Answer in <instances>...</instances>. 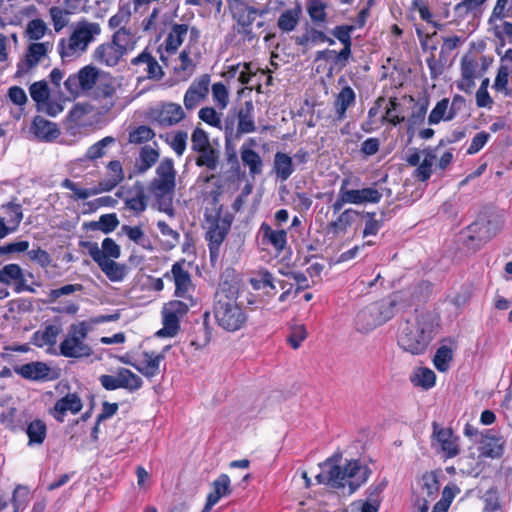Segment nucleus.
I'll use <instances>...</instances> for the list:
<instances>
[{
    "mask_svg": "<svg viewBox=\"0 0 512 512\" xmlns=\"http://www.w3.org/2000/svg\"><path fill=\"white\" fill-rule=\"evenodd\" d=\"M449 108V99L443 98L438 101L435 107L432 109L428 116V123L430 125H436L443 121H450L456 116L455 111H450Z\"/></svg>",
    "mask_w": 512,
    "mask_h": 512,
    "instance_id": "nucleus-43",
    "label": "nucleus"
},
{
    "mask_svg": "<svg viewBox=\"0 0 512 512\" xmlns=\"http://www.w3.org/2000/svg\"><path fill=\"white\" fill-rule=\"evenodd\" d=\"M105 168V178L100 180L98 182V185L93 189L80 188L75 182H73L69 178L64 179L61 183V186L63 188L73 191L75 197L81 200H85L92 195L112 191L124 180V170L119 160L109 161Z\"/></svg>",
    "mask_w": 512,
    "mask_h": 512,
    "instance_id": "nucleus-8",
    "label": "nucleus"
},
{
    "mask_svg": "<svg viewBox=\"0 0 512 512\" xmlns=\"http://www.w3.org/2000/svg\"><path fill=\"white\" fill-rule=\"evenodd\" d=\"M159 158L160 152L157 148H153L150 145L142 146L134 165L136 173H146L158 162Z\"/></svg>",
    "mask_w": 512,
    "mask_h": 512,
    "instance_id": "nucleus-31",
    "label": "nucleus"
},
{
    "mask_svg": "<svg viewBox=\"0 0 512 512\" xmlns=\"http://www.w3.org/2000/svg\"><path fill=\"white\" fill-rule=\"evenodd\" d=\"M273 170L278 179L286 181L294 172L292 157L283 152H277L274 155Z\"/></svg>",
    "mask_w": 512,
    "mask_h": 512,
    "instance_id": "nucleus-40",
    "label": "nucleus"
},
{
    "mask_svg": "<svg viewBox=\"0 0 512 512\" xmlns=\"http://www.w3.org/2000/svg\"><path fill=\"white\" fill-rule=\"evenodd\" d=\"M189 265L185 259H180L172 265L170 271L164 274V278L174 283V296L180 299H190V296H193L196 290Z\"/></svg>",
    "mask_w": 512,
    "mask_h": 512,
    "instance_id": "nucleus-11",
    "label": "nucleus"
},
{
    "mask_svg": "<svg viewBox=\"0 0 512 512\" xmlns=\"http://www.w3.org/2000/svg\"><path fill=\"white\" fill-rule=\"evenodd\" d=\"M122 232L134 243L143 248H151L150 240L145 235L141 226L123 225Z\"/></svg>",
    "mask_w": 512,
    "mask_h": 512,
    "instance_id": "nucleus-60",
    "label": "nucleus"
},
{
    "mask_svg": "<svg viewBox=\"0 0 512 512\" xmlns=\"http://www.w3.org/2000/svg\"><path fill=\"white\" fill-rule=\"evenodd\" d=\"M48 49V42H37L30 44L25 55V62L27 67L29 69L35 67L39 63L40 59L47 54Z\"/></svg>",
    "mask_w": 512,
    "mask_h": 512,
    "instance_id": "nucleus-50",
    "label": "nucleus"
},
{
    "mask_svg": "<svg viewBox=\"0 0 512 512\" xmlns=\"http://www.w3.org/2000/svg\"><path fill=\"white\" fill-rule=\"evenodd\" d=\"M213 492L209 493L215 500L219 501L221 497L230 495L232 490L230 487V478L227 474H221L213 483Z\"/></svg>",
    "mask_w": 512,
    "mask_h": 512,
    "instance_id": "nucleus-62",
    "label": "nucleus"
},
{
    "mask_svg": "<svg viewBox=\"0 0 512 512\" xmlns=\"http://www.w3.org/2000/svg\"><path fill=\"white\" fill-rule=\"evenodd\" d=\"M196 305L194 296L190 299H175L164 304L162 308L163 320H180L185 317L190 309Z\"/></svg>",
    "mask_w": 512,
    "mask_h": 512,
    "instance_id": "nucleus-28",
    "label": "nucleus"
},
{
    "mask_svg": "<svg viewBox=\"0 0 512 512\" xmlns=\"http://www.w3.org/2000/svg\"><path fill=\"white\" fill-rule=\"evenodd\" d=\"M210 84L211 76L207 73L196 77L191 82L183 97L184 107L188 111L195 109L200 103L207 99L210 91Z\"/></svg>",
    "mask_w": 512,
    "mask_h": 512,
    "instance_id": "nucleus-14",
    "label": "nucleus"
},
{
    "mask_svg": "<svg viewBox=\"0 0 512 512\" xmlns=\"http://www.w3.org/2000/svg\"><path fill=\"white\" fill-rule=\"evenodd\" d=\"M349 195L354 205L364 203H379L382 199V193L375 187H366L362 189H348Z\"/></svg>",
    "mask_w": 512,
    "mask_h": 512,
    "instance_id": "nucleus-38",
    "label": "nucleus"
},
{
    "mask_svg": "<svg viewBox=\"0 0 512 512\" xmlns=\"http://www.w3.org/2000/svg\"><path fill=\"white\" fill-rule=\"evenodd\" d=\"M234 216L223 210V205L218 203L214 198V208L206 209L204 212L205 234L204 238L207 242L210 260L216 261L220 256V250L223 242L226 240Z\"/></svg>",
    "mask_w": 512,
    "mask_h": 512,
    "instance_id": "nucleus-3",
    "label": "nucleus"
},
{
    "mask_svg": "<svg viewBox=\"0 0 512 512\" xmlns=\"http://www.w3.org/2000/svg\"><path fill=\"white\" fill-rule=\"evenodd\" d=\"M101 33L100 25L86 20L79 21L68 38H61L57 45L58 53L63 61L81 56Z\"/></svg>",
    "mask_w": 512,
    "mask_h": 512,
    "instance_id": "nucleus-6",
    "label": "nucleus"
},
{
    "mask_svg": "<svg viewBox=\"0 0 512 512\" xmlns=\"http://www.w3.org/2000/svg\"><path fill=\"white\" fill-rule=\"evenodd\" d=\"M29 92L32 100L36 103L39 110L42 104L47 102L48 98L50 97V89L47 82L44 80L31 84L29 87Z\"/></svg>",
    "mask_w": 512,
    "mask_h": 512,
    "instance_id": "nucleus-55",
    "label": "nucleus"
},
{
    "mask_svg": "<svg viewBox=\"0 0 512 512\" xmlns=\"http://www.w3.org/2000/svg\"><path fill=\"white\" fill-rule=\"evenodd\" d=\"M7 309L9 314H5L6 320L9 318H12L13 320H16L17 318L21 317L26 312H30L33 309L32 302L28 299L24 298H17L10 300L7 303Z\"/></svg>",
    "mask_w": 512,
    "mask_h": 512,
    "instance_id": "nucleus-51",
    "label": "nucleus"
},
{
    "mask_svg": "<svg viewBox=\"0 0 512 512\" xmlns=\"http://www.w3.org/2000/svg\"><path fill=\"white\" fill-rule=\"evenodd\" d=\"M145 360L141 363L133 364V367L147 378H152L159 374L160 363L164 360L163 354L155 355L153 352H143Z\"/></svg>",
    "mask_w": 512,
    "mask_h": 512,
    "instance_id": "nucleus-35",
    "label": "nucleus"
},
{
    "mask_svg": "<svg viewBox=\"0 0 512 512\" xmlns=\"http://www.w3.org/2000/svg\"><path fill=\"white\" fill-rule=\"evenodd\" d=\"M212 101L219 111L225 110L230 102L228 87L221 81L210 84Z\"/></svg>",
    "mask_w": 512,
    "mask_h": 512,
    "instance_id": "nucleus-46",
    "label": "nucleus"
},
{
    "mask_svg": "<svg viewBox=\"0 0 512 512\" xmlns=\"http://www.w3.org/2000/svg\"><path fill=\"white\" fill-rule=\"evenodd\" d=\"M188 30L189 27L187 24H174L164 42L158 47L160 60L165 66H169V58L176 55L178 48L181 46L188 33Z\"/></svg>",
    "mask_w": 512,
    "mask_h": 512,
    "instance_id": "nucleus-15",
    "label": "nucleus"
},
{
    "mask_svg": "<svg viewBox=\"0 0 512 512\" xmlns=\"http://www.w3.org/2000/svg\"><path fill=\"white\" fill-rule=\"evenodd\" d=\"M254 104L252 100H247L235 108L237 117V128L235 138H240L243 134L254 133L257 130L254 119Z\"/></svg>",
    "mask_w": 512,
    "mask_h": 512,
    "instance_id": "nucleus-18",
    "label": "nucleus"
},
{
    "mask_svg": "<svg viewBox=\"0 0 512 512\" xmlns=\"http://www.w3.org/2000/svg\"><path fill=\"white\" fill-rule=\"evenodd\" d=\"M299 22V11L296 9H287L281 13L278 18L277 26L283 32H291Z\"/></svg>",
    "mask_w": 512,
    "mask_h": 512,
    "instance_id": "nucleus-56",
    "label": "nucleus"
},
{
    "mask_svg": "<svg viewBox=\"0 0 512 512\" xmlns=\"http://www.w3.org/2000/svg\"><path fill=\"white\" fill-rule=\"evenodd\" d=\"M236 305L237 308L239 307V311L232 313L233 315L227 317L226 320H247L252 312L262 308V302L252 293H248L244 299L239 296L236 299Z\"/></svg>",
    "mask_w": 512,
    "mask_h": 512,
    "instance_id": "nucleus-30",
    "label": "nucleus"
},
{
    "mask_svg": "<svg viewBox=\"0 0 512 512\" xmlns=\"http://www.w3.org/2000/svg\"><path fill=\"white\" fill-rule=\"evenodd\" d=\"M60 331L61 328L58 325H48L44 331H36L33 334L31 343L37 347L53 346Z\"/></svg>",
    "mask_w": 512,
    "mask_h": 512,
    "instance_id": "nucleus-45",
    "label": "nucleus"
},
{
    "mask_svg": "<svg viewBox=\"0 0 512 512\" xmlns=\"http://www.w3.org/2000/svg\"><path fill=\"white\" fill-rule=\"evenodd\" d=\"M254 290H266V294L274 296L277 293L275 278L267 269H260L249 279Z\"/></svg>",
    "mask_w": 512,
    "mask_h": 512,
    "instance_id": "nucleus-34",
    "label": "nucleus"
},
{
    "mask_svg": "<svg viewBox=\"0 0 512 512\" xmlns=\"http://www.w3.org/2000/svg\"><path fill=\"white\" fill-rule=\"evenodd\" d=\"M117 139L113 136H106L99 141L92 144L85 153V158L89 161L95 162L98 159L107 155L108 148L114 146Z\"/></svg>",
    "mask_w": 512,
    "mask_h": 512,
    "instance_id": "nucleus-42",
    "label": "nucleus"
},
{
    "mask_svg": "<svg viewBox=\"0 0 512 512\" xmlns=\"http://www.w3.org/2000/svg\"><path fill=\"white\" fill-rule=\"evenodd\" d=\"M466 230V246L474 250L480 249L495 235V232L492 230L491 221L485 217L477 218Z\"/></svg>",
    "mask_w": 512,
    "mask_h": 512,
    "instance_id": "nucleus-16",
    "label": "nucleus"
},
{
    "mask_svg": "<svg viewBox=\"0 0 512 512\" xmlns=\"http://www.w3.org/2000/svg\"><path fill=\"white\" fill-rule=\"evenodd\" d=\"M124 54L112 41L100 44L93 52V59L100 65L115 67L119 64Z\"/></svg>",
    "mask_w": 512,
    "mask_h": 512,
    "instance_id": "nucleus-25",
    "label": "nucleus"
},
{
    "mask_svg": "<svg viewBox=\"0 0 512 512\" xmlns=\"http://www.w3.org/2000/svg\"><path fill=\"white\" fill-rule=\"evenodd\" d=\"M350 184V180L348 178H344L341 181V186L338 192V197L334 203L330 206L334 215L340 214L342 212V208L345 204H352L348 185Z\"/></svg>",
    "mask_w": 512,
    "mask_h": 512,
    "instance_id": "nucleus-61",
    "label": "nucleus"
},
{
    "mask_svg": "<svg viewBox=\"0 0 512 512\" xmlns=\"http://www.w3.org/2000/svg\"><path fill=\"white\" fill-rule=\"evenodd\" d=\"M191 335H193V339L191 340L192 346L196 349L206 347L211 339V330L208 322H195Z\"/></svg>",
    "mask_w": 512,
    "mask_h": 512,
    "instance_id": "nucleus-47",
    "label": "nucleus"
},
{
    "mask_svg": "<svg viewBox=\"0 0 512 512\" xmlns=\"http://www.w3.org/2000/svg\"><path fill=\"white\" fill-rule=\"evenodd\" d=\"M410 380L414 386H419L428 390L435 385L436 375L431 369L423 367L419 368L417 372L411 376Z\"/></svg>",
    "mask_w": 512,
    "mask_h": 512,
    "instance_id": "nucleus-54",
    "label": "nucleus"
},
{
    "mask_svg": "<svg viewBox=\"0 0 512 512\" xmlns=\"http://www.w3.org/2000/svg\"><path fill=\"white\" fill-rule=\"evenodd\" d=\"M493 30L495 37L499 40V46L496 51L497 54L500 55V47L505 46L506 40H508L509 43H512V23L504 21L501 24H495Z\"/></svg>",
    "mask_w": 512,
    "mask_h": 512,
    "instance_id": "nucleus-64",
    "label": "nucleus"
},
{
    "mask_svg": "<svg viewBox=\"0 0 512 512\" xmlns=\"http://www.w3.org/2000/svg\"><path fill=\"white\" fill-rule=\"evenodd\" d=\"M26 433L29 438L28 445L42 444L46 438V424L39 419L33 420L29 423Z\"/></svg>",
    "mask_w": 512,
    "mask_h": 512,
    "instance_id": "nucleus-52",
    "label": "nucleus"
},
{
    "mask_svg": "<svg viewBox=\"0 0 512 512\" xmlns=\"http://www.w3.org/2000/svg\"><path fill=\"white\" fill-rule=\"evenodd\" d=\"M254 145H256L255 139L249 138L240 148L242 163L248 167L249 174L253 177L260 175L263 170V162L259 153L251 148Z\"/></svg>",
    "mask_w": 512,
    "mask_h": 512,
    "instance_id": "nucleus-27",
    "label": "nucleus"
},
{
    "mask_svg": "<svg viewBox=\"0 0 512 512\" xmlns=\"http://www.w3.org/2000/svg\"><path fill=\"white\" fill-rule=\"evenodd\" d=\"M88 335V328L85 322L72 324L64 340L59 345L60 354L66 358H84L90 357L93 350L85 340Z\"/></svg>",
    "mask_w": 512,
    "mask_h": 512,
    "instance_id": "nucleus-9",
    "label": "nucleus"
},
{
    "mask_svg": "<svg viewBox=\"0 0 512 512\" xmlns=\"http://www.w3.org/2000/svg\"><path fill=\"white\" fill-rule=\"evenodd\" d=\"M14 371L24 379L32 381H52L59 377L57 370L40 361L15 366Z\"/></svg>",
    "mask_w": 512,
    "mask_h": 512,
    "instance_id": "nucleus-17",
    "label": "nucleus"
},
{
    "mask_svg": "<svg viewBox=\"0 0 512 512\" xmlns=\"http://www.w3.org/2000/svg\"><path fill=\"white\" fill-rule=\"evenodd\" d=\"M480 444V455L488 458H500L504 452V440L501 436L491 429H486L480 433L477 440Z\"/></svg>",
    "mask_w": 512,
    "mask_h": 512,
    "instance_id": "nucleus-19",
    "label": "nucleus"
},
{
    "mask_svg": "<svg viewBox=\"0 0 512 512\" xmlns=\"http://www.w3.org/2000/svg\"><path fill=\"white\" fill-rule=\"evenodd\" d=\"M356 104V92L346 85L334 96L332 103L334 111V120L341 122L347 118V111Z\"/></svg>",
    "mask_w": 512,
    "mask_h": 512,
    "instance_id": "nucleus-21",
    "label": "nucleus"
},
{
    "mask_svg": "<svg viewBox=\"0 0 512 512\" xmlns=\"http://www.w3.org/2000/svg\"><path fill=\"white\" fill-rule=\"evenodd\" d=\"M429 106V100L424 97L422 100L416 103L411 115L407 119V130L408 132L414 130L424 123L425 116L427 114Z\"/></svg>",
    "mask_w": 512,
    "mask_h": 512,
    "instance_id": "nucleus-48",
    "label": "nucleus"
},
{
    "mask_svg": "<svg viewBox=\"0 0 512 512\" xmlns=\"http://www.w3.org/2000/svg\"><path fill=\"white\" fill-rule=\"evenodd\" d=\"M507 17H512V0H497L488 20L489 24Z\"/></svg>",
    "mask_w": 512,
    "mask_h": 512,
    "instance_id": "nucleus-63",
    "label": "nucleus"
},
{
    "mask_svg": "<svg viewBox=\"0 0 512 512\" xmlns=\"http://www.w3.org/2000/svg\"><path fill=\"white\" fill-rule=\"evenodd\" d=\"M358 214L359 212L352 208L343 210L340 214H337L338 216L335 220L330 221L327 224L328 232L335 236L345 234L352 226L355 216Z\"/></svg>",
    "mask_w": 512,
    "mask_h": 512,
    "instance_id": "nucleus-33",
    "label": "nucleus"
},
{
    "mask_svg": "<svg viewBox=\"0 0 512 512\" xmlns=\"http://www.w3.org/2000/svg\"><path fill=\"white\" fill-rule=\"evenodd\" d=\"M131 65L136 67L135 72L145 74L148 79L160 80L164 76L162 67L147 49L134 57Z\"/></svg>",
    "mask_w": 512,
    "mask_h": 512,
    "instance_id": "nucleus-20",
    "label": "nucleus"
},
{
    "mask_svg": "<svg viewBox=\"0 0 512 512\" xmlns=\"http://www.w3.org/2000/svg\"><path fill=\"white\" fill-rule=\"evenodd\" d=\"M266 13V10H260L253 6H249L246 3H241L236 7L234 18L237 22V26H252L257 16H262Z\"/></svg>",
    "mask_w": 512,
    "mask_h": 512,
    "instance_id": "nucleus-39",
    "label": "nucleus"
},
{
    "mask_svg": "<svg viewBox=\"0 0 512 512\" xmlns=\"http://www.w3.org/2000/svg\"><path fill=\"white\" fill-rule=\"evenodd\" d=\"M155 137V131L147 125H139L129 131V142L132 144H144Z\"/></svg>",
    "mask_w": 512,
    "mask_h": 512,
    "instance_id": "nucleus-58",
    "label": "nucleus"
},
{
    "mask_svg": "<svg viewBox=\"0 0 512 512\" xmlns=\"http://www.w3.org/2000/svg\"><path fill=\"white\" fill-rule=\"evenodd\" d=\"M433 437L440 444L447 458H453L459 454L457 438L450 428H442L437 422H433Z\"/></svg>",
    "mask_w": 512,
    "mask_h": 512,
    "instance_id": "nucleus-23",
    "label": "nucleus"
},
{
    "mask_svg": "<svg viewBox=\"0 0 512 512\" xmlns=\"http://www.w3.org/2000/svg\"><path fill=\"white\" fill-rule=\"evenodd\" d=\"M177 172L173 159L163 158L156 168V177L149 184V191L155 198L158 209L173 215V197L176 189Z\"/></svg>",
    "mask_w": 512,
    "mask_h": 512,
    "instance_id": "nucleus-4",
    "label": "nucleus"
},
{
    "mask_svg": "<svg viewBox=\"0 0 512 512\" xmlns=\"http://www.w3.org/2000/svg\"><path fill=\"white\" fill-rule=\"evenodd\" d=\"M308 331L304 324L293 322L289 325V333L286 337L288 344L293 349H298L301 343L307 338Z\"/></svg>",
    "mask_w": 512,
    "mask_h": 512,
    "instance_id": "nucleus-53",
    "label": "nucleus"
},
{
    "mask_svg": "<svg viewBox=\"0 0 512 512\" xmlns=\"http://www.w3.org/2000/svg\"><path fill=\"white\" fill-rule=\"evenodd\" d=\"M243 277L236 269L227 267L220 276L216 301L213 306L215 320H226L232 314L239 311L236 299L242 286Z\"/></svg>",
    "mask_w": 512,
    "mask_h": 512,
    "instance_id": "nucleus-5",
    "label": "nucleus"
},
{
    "mask_svg": "<svg viewBox=\"0 0 512 512\" xmlns=\"http://www.w3.org/2000/svg\"><path fill=\"white\" fill-rule=\"evenodd\" d=\"M355 30V26L342 24L335 26L331 33L342 45L340 49V56L348 55L352 58V32Z\"/></svg>",
    "mask_w": 512,
    "mask_h": 512,
    "instance_id": "nucleus-37",
    "label": "nucleus"
},
{
    "mask_svg": "<svg viewBox=\"0 0 512 512\" xmlns=\"http://www.w3.org/2000/svg\"><path fill=\"white\" fill-rule=\"evenodd\" d=\"M111 41L125 56L128 52L134 50L137 38L130 29H120L113 33Z\"/></svg>",
    "mask_w": 512,
    "mask_h": 512,
    "instance_id": "nucleus-41",
    "label": "nucleus"
},
{
    "mask_svg": "<svg viewBox=\"0 0 512 512\" xmlns=\"http://www.w3.org/2000/svg\"><path fill=\"white\" fill-rule=\"evenodd\" d=\"M438 328L434 322H405L398 336V345L412 355H421L438 333Z\"/></svg>",
    "mask_w": 512,
    "mask_h": 512,
    "instance_id": "nucleus-7",
    "label": "nucleus"
},
{
    "mask_svg": "<svg viewBox=\"0 0 512 512\" xmlns=\"http://www.w3.org/2000/svg\"><path fill=\"white\" fill-rule=\"evenodd\" d=\"M101 271L107 276L112 282L122 281L126 276L127 269L125 264H120L111 260L98 261L96 262Z\"/></svg>",
    "mask_w": 512,
    "mask_h": 512,
    "instance_id": "nucleus-44",
    "label": "nucleus"
},
{
    "mask_svg": "<svg viewBox=\"0 0 512 512\" xmlns=\"http://www.w3.org/2000/svg\"><path fill=\"white\" fill-rule=\"evenodd\" d=\"M453 360L452 348L442 345L440 346L433 358V363L436 369L440 372H445L449 368V363Z\"/></svg>",
    "mask_w": 512,
    "mask_h": 512,
    "instance_id": "nucleus-59",
    "label": "nucleus"
},
{
    "mask_svg": "<svg viewBox=\"0 0 512 512\" xmlns=\"http://www.w3.org/2000/svg\"><path fill=\"white\" fill-rule=\"evenodd\" d=\"M341 458V454H334L320 464L321 472L316 476V480L333 489L345 488L347 484L348 495H351L368 480L371 470L367 466H362L359 460H350L341 467Z\"/></svg>",
    "mask_w": 512,
    "mask_h": 512,
    "instance_id": "nucleus-2",
    "label": "nucleus"
},
{
    "mask_svg": "<svg viewBox=\"0 0 512 512\" xmlns=\"http://www.w3.org/2000/svg\"><path fill=\"white\" fill-rule=\"evenodd\" d=\"M259 233L263 245L271 246L277 254L284 251L287 246V231L284 229H273L268 223L263 222Z\"/></svg>",
    "mask_w": 512,
    "mask_h": 512,
    "instance_id": "nucleus-22",
    "label": "nucleus"
},
{
    "mask_svg": "<svg viewBox=\"0 0 512 512\" xmlns=\"http://www.w3.org/2000/svg\"><path fill=\"white\" fill-rule=\"evenodd\" d=\"M125 206L136 214L144 212L148 206L146 189L142 182L136 181L128 191Z\"/></svg>",
    "mask_w": 512,
    "mask_h": 512,
    "instance_id": "nucleus-29",
    "label": "nucleus"
},
{
    "mask_svg": "<svg viewBox=\"0 0 512 512\" xmlns=\"http://www.w3.org/2000/svg\"><path fill=\"white\" fill-rule=\"evenodd\" d=\"M83 407L81 398L76 393H68L56 401L51 414L60 423L64 422V417L69 411L77 414Z\"/></svg>",
    "mask_w": 512,
    "mask_h": 512,
    "instance_id": "nucleus-24",
    "label": "nucleus"
},
{
    "mask_svg": "<svg viewBox=\"0 0 512 512\" xmlns=\"http://www.w3.org/2000/svg\"><path fill=\"white\" fill-rule=\"evenodd\" d=\"M350 59L351 57H349L347 54L341 57L340 50L336 51L332 49H324L318 51L315 56V61L324 60L330 63V67L328 69L329 73H332L335 70L341 71L347 66Z\"/></svg>",
    "mask_w": 512,
    "mask_h": 512,
    "instance_id": "nucleus-36",
    "label": "nucleus"
},
{
    "mask_svg": "<svg viewBox=\"0 0 512 512\" xmlns=\"http://www.w3.org/2000/svg\"><path fill=\"white\" fill-rule=\"evenodd\" d=\"M146 117L154 126L168 128L183 121L186 117V113L178 103L160 102L148 108Z\"/></svg>",
    "mask_w": 512,
    "mask_h": 512,
    "instance_id": "nucleus-10",
    "label": "nucleus"
},
{
    "mask_svg": "<svg viewBox=\"0 0 512 512\" xmlns=\"http://www.w3.org/2000/svg\"><path fill=\"white\" fill-rule=\"evenodd\" d=\"M216 106H205L202 107L198 112V117L201 121L212 127L221 129L222 128V113L217 111Z\"/></svg>",
    "mask_w": 512,
    "mask_h": 512,
    "instance_id": "nucleus-57",
    "label": "nucleus"
},
{
    "mask_svg": "<svg viewBox=\"0 0 512 512\" xmlns=\"http://www.w3.org/2000/svg\"><path fill=\"white\" fill-rule=\"evenodd\" d=\"M89 255L94 262L118 259L121 255V248L112 238H105L102 241V248L97 243H89Z\"/></svg>",
    "mask_w": 512,
    "mask_h": 512,
    "instance_id": "nucleus-26",
    "label": "nucleus"
},
{
    "mask_svg": "<svg viewBox=\"0 0 512 512\" xmlns=\"http://www.w3.org/2000/svg\"><path fill=\"white\" fill-rule=\"evenodd\" d=\"M64 87L72 99L91 95L95 100H104L102 108L105 111H109L115 105L114 78L91 64L70 74L64 81Z\"/></svg>",
    "mask_w": 512,
    "mask_h": 512,
    "instance_id": "nucleus-1",
    "label": "nucleus"
},
{
    "mask_svg": "<svg viewBox=\"0 0 512 512\" xmlns=\"http://www.w3.org/2000/svg\"><path fill=\"white\" fill-rule=\"evenodd\" d=\"M31 129L38 139L45 141H52L56 139L60 134L57 125L51 121L46 120L42 116L34 117Z\"/></svg>",
    "mask_w": 512,
    "mask_h": 512,
    "instance_id": "nucleus-32",
    "label": "nucleus"
},
{
    "mask_svg": "<svg viewBox=\"0 0 512 512\" xmlns=\"http://www.w3.org/2000/svg\"><path fill=\"white\" fill-rule=\"evenodd\" d=\"M199 155L195 160L198 167H206L209 170H216L219 165L220 153L212 146L197 152Z\"/></svg>",
    "mask_w": 512,
    "mask_h": 512,
    "instance_id": "nucleus-49",
    "label": "nucleus"
},
{
    "mask_svg": "<svg viewBox=\"0 0 512 512\" xmlns=\"http://www.w3.org/2000/svg\"><path fill=\"white\" fill-rule=\"evenodd\" d=\"M0 283L11 286L15 293H35L34 285L40 286L35 282L28 284L23 269L16 263L6 264L0 268Z\"/></svg>",
    "mask_w": 512,
    "mask_h": 512,
    "instance_id": "nucleus-13",
    "label": "nucleus"
},
{
    "mask_svg": "<svg viewBox=\"0 0 512 512\" xmlns=\"http://www.w3.org/2000/svg\"><path fill=\"white\" fill-rule=\"evenodd\" d=\"M99 381L102 387L108 391L123 388L129 392L139 390L143 385V380L127 368H119L117 374L114 375H101Z\"/></svg>",
    "mask_w": 512,
    "mask_h": 512,
    "instance_id": "nucleus-12",
    "label": "nucleus"
}]
</instances>
